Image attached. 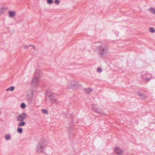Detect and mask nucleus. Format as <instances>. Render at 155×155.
Wrapping results in <instances>:
<instances>
[{"label": "nucleus", "mask_w": 155, "mask_h": 155, "mask_svg": "<svg viewBox=\"0 0 155 155\" xmlns=\"http://www.w3.org/2000/svg\"><path fill=\"white\" fill-rule=\"evenodd\" d=\"M42 112L44 114H47L48 113V111L47 110L45 109H42L41 110Z\"/></svg>", "instance_id": "2eb2a0df"}, {"label": "nucleus", "mask_w": 155, "mask_h": 155, "mask_svg": "<svg viewBox=\"0 0 155 155\" xmlns=\"http://www.w3.org/2000/svg\"><path fill=\"white\" fill-rule=\"evenodd\" d=\"M97 71L99 72H101L102 71V69L101 68H98L97 69Z\"/></svg>", "instance_id": "5701e85b"}, {"label": "nucleus", "mask_w": 155, "mask_h": 155, "mask_svg": "<svg viewBox=\"0 0 155 155\" xmlns=\"http://www.w3.org/2000/svg\"><path fill=\"white\" fill-rule=\"evenodd\" d=\"M92 110L95 112L99 114H102V112L100 110V108L95 105H93L92 107Z\"/></svg>", "instance_id": "0eeeda50"}, {"label": "nucleus", "mask_w": 155, "mask_h": 155, "mask_svg": "<svg viewBox=\"0 0 155 155\" xmlns=\"http://www.w3.org/2000/svg\"><path fill=\"white\" fill-rule=\"evenodd\" d=\"M36 54H37V53L35 54L33 52H32V54L33 55H36Z\"/></svg>", "instance_id": "bb28decb"}, {"label": "nucleus", "mask_w": 155, "mask_h": 155, "mask_svg": "<svg viewBox=\"0 0 155 155\" xmlns=\"http://www.w3.org/2000/svg\"><path fill=\"white\" fill-rule=\"evenodd\" d=\"M27 117V114L25 113H22L17 116V120L18 121H22Z\"/></svg>", "instance_id": "39448f33"}, {"label": "nucleus", "mask_w": 155, "mask_h": 155, "mask_svg": "<svg viewBox=\"0 0 155 155\" xmlns=\"http://www.w3.org/2000/svg\"><path fill=\"white\" fill-rule=\"evenodd\" d=\"M28 46H29H29H32V47L33 49L34 50H35V47L34 46L32 45H29Z\"/></svg>", "instance_id": "b1692460"}, {"label": "nucleus", "mask_w": 155, "mask_h": 155, "mask_svg": "<svg viewBox=\"0 0 155 155\" xmlns=\"http://www.w3.org/2000/svg\"><path fill=\"white\" fill-rule=\"evenodd\" d=\"M5 11V9L3 8H0V15L2 14Z\"/></svg>", "instance_id": "dca6fc26"}, {"label": "nucleus", "mask_w": 155, "mask_h": 155, "mask_svg": "<svg viewBox=\"0 0 155 155\" xmlns=\"http://www.w3.org/2000/svg\"><path fill=\"white\" fill-rule=\"evenodd\" d=\"M25 107L26 105L25 103H22L21 104V107L22 109L25 108Z\"/></svg>", "instance_id": "6ab92c4d"}, {"label": "nucleus", "mask_w": 155, "mask_h": 155, "mask_svg": "<svg viewBox=\"0 0 155 155\" xmlns=\"http://www.w3.org/2000/svg\"><path fill=\"white\" fill-rule=\"evenodd\" d=\"M29 47V46L28 45H25L24 46V48L25 49H28V48Z\"/></svg>", "instance_id": "393cba45"}, {"label": "nucleus", "mask_w": 155, "mask_h": 155, "mask_svg": "<svg viewBox=\"0 0 155 155\" xmlns=\"http://www.w3.org/2000/svg\"><path fill=\"white\" fill-rule=\"evenodd\" d=\"M42 75L41 71L39 70H37L34 76L31 84L35 87L38 86L40 79Z\"/></svg>", "instance_id": "f257e3e1"}, {"label": "nucleus", "mask_w": 155, "mask_h": 155, "mask_svg": "<svg viewBox=\"0 0 155 155\" xmlns=\"http://www.w3.org/2000/svg\"><path fill=\"white\" fill-rule=\"evenodd\" d=\"M138 95L143 98H146V96L145 94H143L140 93H139L138 94Z\"/></svg>", "instance_id": "a211bd4d"}, {"label": "nucleus", "mask_w": 155, "mask_h": 155, "mask_svg": "<svg viewBox=\"0 0 155 155\" xmlns=\"http://www.w3.org/2000/svg\"><path fill=\"white\" fill-rule=\"evenodd\" d=\"M98 53L101 55L107 53V50L106 47L101 45L97 48Z\"/></svg>", "instance_id": "20e7f679"}, {"label": "nucleus", "mask_w": 155, "mask_h": 155, "mask_svg": "<svg viewBox=\"0 0 155 155\" xmlns=\"http://www.w3.org/2000/svg\"><path fill=\"white\" fill-rule=\"evenodd\" d=\"M54 3L56 5H58L60 3V2L59 0H55L54 1Z\"/></svg>", "instance_id": "4be33fe9"}, {"label": "nucleus", "mask_w": 155, "mask_h": 155, "mask_svg": "<svg viewBox=\"0 0 155 155\" xmlns=\"http://www.w3.org/2000/svg\"><path fill=\"white\" fill-rule=\"evenodd\" d=\"M151 79V78H146L145 79V81H147L148 82Z\"/></svg>", "instance_id": "a878e982"}, {"label": "nucleus", "mask_w": 155, "mask_h": 155, "mask_svg": "<svg viewBox=\"0 0 155 155\" xmlns=\"http://www.w3.org/2000/svg\"><path fill=\"white\" fill-rule=\"evenodd\" d=\"M11 136L10 134H7L5 135V138L6 140H9L11 139Z\"/></svg>", "instance_id": "ddd939ff"}, {"label": "nucleus", "mask_w": 155, "mask_h": 155, "mask_svg": "<svg viewBox=\"0 0 155 155\" xmlns=\"http://www.w3.org/2000/svg\"><path fill=\"white\" fill-rule=\"evenodd\" d=\"M84 91L86 94H88L92 91V89L91 88H87L84 90Z\"/></svg>", "instance_id": "9d476101"}, {"label": "nucleus", "mask_w": 155, "mask_h": 155, "mask_svg": "<svg viewBox=\"0 0 155 155\" xmlns=\"http://www.w3.org/2000/svg\"><path fill=\"white\" fill-rule=\"evenodd\" d=\"M47 3L49 4H52L53 3V0H47Z\"/></svg>", "instance_id": "412c9836"}, {"label": "nucleus", "mask_w": 155, "mask_h": 155, "mask_svg": "<svg viewBox=\"0 0 155 155\" xmlns=\"http://www.w3.org/2000/svg\"><path fill=\"white\" fill-rule=\"evenodd\" d=\"M9 17L12 18L14 17L16 15L15 12L14 11H10L8 12Z\"/></svg>", "instance_id": "1a4fd4ad"}, {"label": "nucleus", "mask_w": 155, "mask_h": 155, "mask_svg": "<svg viewBox=\"0 0 155 155\" xmlns=\"http://www.w3.org/2000/svg\"><path fill=\"white\" fill-rule=\"evenodd\" d=\"M21 122L19 123L18 124V126L19 127H22L24 126L25 125V122L24 121H21Z\"/></svg>", "instance_id": "9b49d317"}, {"label": "nucleus", "mask_w": 155, "mask_h": 155, "mask_svg": "<svg viewBox=\"0 0 155 155\" xmlns=\"http://www.w3.org/2000/svg\"><path fill=\"white\" fill-rule=\"evenodd\" d=\"M149 10L151 12L154 14H155V8H151L149 9Z\"/></svg>", "instance_id": "4468645a"}, {"label": "nucleus", "mask_w": 155, "mask_h": 155, "mask_svg": "<svg viewBox=\"0 0 155 155\" xmlns=\"http://www.w3.org/2000/svg\"><path fill=\"white\" fill-rule=\"evenodd\" d=\"M17 131L19 133H22L23 132V129L21 128H18L17 129Z\"/></svg>", "instance_id": "f3484780"}, {"label": "nucleus", "mask_w": 155, "mask_h": 155, "mask_svg": "<svg viewBox=\"0 0 155 155\" xmlns=\"http://www.w3.org/2000/svg\"><path fill=\"white\" fill-rule=\"evenodd\" d=\"M15 89V87L14 86H11L9 88L7 89L6 90V91H13Z\"/></svg>", "instance_id": "f8f14e48"}, {"label": "nucleus", "mask_w": 155, "mask_h": 155, "mask_svg": "<svg viewBox=\"0 0 155 155\" xmlns=\"http://www.w3.org/2000/svg\"><path fill=\"white\" fill-rule=\"evenodd\" d=\"M46 146L44 139H41L38 142L36 147V151L38 153H41L43 152L45 150Z\"/></svg>", "instance_id": "f03ea898"}, {"label": "nucleus", "mask_w": 155, "mask_h": 155, "mask_svg": "<svg viewBox=\"0 0 155 155\" xmlns=\"http://www.w3.org/2000/svg\"><path fill=\"white\" fill-rule=\"evenodd\" d=\"M114 150L117 154H120L122 153V150L119 147H116L115 148Z\"/></svg>", "instance_id": "6e6552de"}, {"label": "nucleus", "mask_w": 155, "mask_h": 155, "mask_svg": "<svg viewBox=\"0 0 155 155\" xmlns=\"http://www.w3.org/2000/svg\"><path fill=\"white\" fill-rule=\"evenodd\" d=\"M78 85L75 83H68L66 86V88L68 90H75L77 88Z\"/></svg>", "instance_id": "423d86ee"}, {"label": "nucleus", "mask_w": 155, "mask_h": 155, "mask_svg": "<svg viewBox=\"0 0 155 155\" xmlns=\"http://www.w3.org/2000/svg\"><path fill=\"white\" fill-rule=\"evenodd\" d=\"M58 95L54 93H51L49 96L50 100L53 103L57 104L59 102Z\"/></svg>", "instance_id": "7ed1b4c3"}, {"label": "nucleus", "mask_w": 155, "mask_h": 155, "mask_svg": "<svg viewBox=\"0 0 155 155\" xmlns=\"http://www.w3.org/2000/svg\"><path fill=\"white\" fill-rule=\"evenodd\" d=\"M150 31L151 33H153L155 32V30L153 28L150 27Z\"/></svg>", "instance_id": "aec40b11"}]
</instances>
